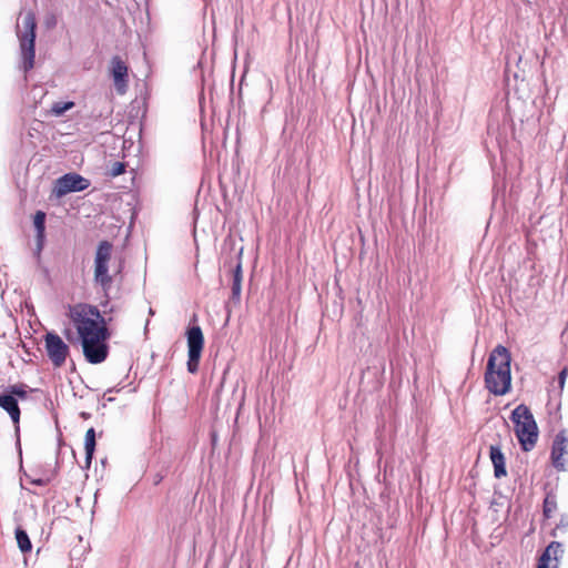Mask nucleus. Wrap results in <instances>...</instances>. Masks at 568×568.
Wrapping results in <instances>:
<instances>
[{
	"label": "nucleus",
	"instance_id": "obj_9",
	"mask_svg": "<svg viewBox=\"0 0 568 568\" xmlns=\"http://www.w3.org/2000/svg\"><path fill=\"white\" fill-rule=\"evenodd\" d=\"M89 180L77 173H67L57 180L55 192L58 195H64L71 192H80L88 189Z\"/></svg>",
	"mask_w": 568,
	"mask_h": 568
},
{
	"label": "nucleus",
	"instance_id": "obj_16",
	"mask_svg": "<svg viewBox=\"0 0 568 568\" xmlns=\"http://www.w3.org/2000/svg\"><path fill=\"white\" fill-rule=\"evenodd\" d=\"M84 449H85V464L90 467L94 449H95V432L94 428H89L84 436Z\"/></svg>",
	"mask_w": 568,
	"mask_h": 568
},
{
	"label": "nucleus",
	"instance_id": "obj_11",
	"mask_svg": "<svg viewBox=\"0 0 568 568\" xmlns=\"http://www.w3.org/2000/svg\"><path fill=\"white\" fill-rule=\"evenodd\" d=\"M36 38H22L20 42V62L19 69L24 73L34 67L36 58Z\"/></svg>",
	"mask_w": 568,
	"mask_h": 568
},
{
	"label": "nucleus",
	"instance_id": "obj_2",
	"mask_svg": "<svg viewBox=\"0 0 568 568\" xmlns=\"http://www.w3.org/2000/svg\"><path fill=\"white\" fill-rule=\"evenodd\" d=\"M510 353L503 345L495 347L488 357L485 384L487 389L495 396H503L510 390Z\"/></svg>",
	"mask_w": 568,
	"mask_h": 568
},
{
	"label": "nucleus",
	"instance_id": "obj_15",
	"mask_svg": "<svg viewBox=\"0 0 568 568\" xmlns=\"http://www.w3.org/2000/svg\"><path fill=\"white\" fill-rule=\"evenodd\" d=\"M562 555V546L560 542L552 541L550 542L542 555L540 556V560L548 561L549 564L559 562V558Z\"/></svg>",
	"mask_w": 568,
	"mask_h": 568
},
{
	"label": "nucleus",
	"instance_id": "obj_3",
	"mask_svg": "<svg viewBox=\"0 0 568 568\" xmlns=\"http://www.w3.org/2000/svg\"><path fill=\"white\" fill-rule=\"evenodd\" d=\"M113 246L108 241H102L99 243L95 256H94V267H93V280L97 285H99L105 295H108L113 278L121 273L122 263L120 262L116 266L113 274H111L110 270V260L112 255Z\"/></svg>",
	"mask_w": 568,
	"mask_h": 568
},
{
	"label": "nucleus",
	"instance_id": "obj_4",
	"mask_svg": "<svg viewBox=\"0 0 568 568\" xmlns=\"http://www.w3.org/2000/svg\"><path fill=\"white\" fill-rule=\"evenodd\" d=\"M511 420L523 450H531L538 439V427L529 408L525 405L517 406L511 413Z\"/></svg>",
	"mask_w": 568,
	"mask_h": 568
},
{
	"label": "nucleus",
	"instance_id": "obj_17",
	"mask_svg": "<svg viewBox=\"0 0 568 568\" xmlns=\"http://www.w3.org/2000/svg\"><path fill=\"white\" fill-rule=\"evenodd\" d=\"M14 535L19 549L22 552L31 551L32 545L28 534L22 528H17Z\"/></svg>",
	"mask_w": 568,
	"mask_h": 568
},
{
	"label": "nucleus",
	"instance_id": "obj_1",
	"mask_svg": "<svg viewBox=\"0 0 568 568\" xmlns=\"http://www.w3.org/2000/svg\"><path fill=\"white\" fill-rule=\"evenodd\" d=\"M68 316L77 329L87 362H104L109 354L110 333L100 311L93 305L79 303L69 306Z\"/></svg>",
	"mask_w": 568,
	"mask_h": 568
},
{
	"label": "nucleus",
	"instance_id": "obj_8",
	"mask_svg": "<svg viewBox=\"0 0 568 568\" xmlns=\"http://www.w3.org/2000/svg\"><path fill=\"white\" fill-rule=\"evenodd\" d=\"M110 74L116 93L123 95L129 87V68L120 57H113L110 61Z\"/></svg>",
	"mask_w": 568,
	"mask_h": 568
},
{
	"label": "nucleus",
	"instance_id": "obj_12",
	"mask_svg": "<svg viewBox=\"0 0 568 568\" xmlns=\"http://www.w3.org/2000/svg\"><path fill=\"white\" fill-rule=\"evenodd\" d=\"M33 225L36 229V250L34 255L40 258L42 248L45 241V213L42 211L36 212L33 216Z\"/></svg>",
	"mask_w": 568,
	"mask_h": 568
},
{
	"label": "nucleus",
	"instance_id": "obj_20",
	"mask_svg": "<svg viewBox=\"0 0 568 568\" xmlns=\"http://www.w3.org/2000/svg\"><path fill=\"white\" fill-rule=\"evenodd\" d=\"M556 509L557 503L555 497L548 495L544 500V516L546 518H550L551 515L556 511Z\"/></svg>",
	"mask_w": 568,
	"mask_h": 568
},
{
	"label": "nucleus",
	"instance_id": "obj_24",
	"mask_svg": "<svg viewBox=\"0 0 568 568\" xmlns=\"http://www.w3.org/2000/svg\"><path fill=\"white\" fill-rule=\"evenodd\" d=\"M566 375H567V371L566 369L561 371L560 374H559V384H560L561 387L565 384Z\"/></svg>",
	"mask_w": 568,
	"mask_h": 568
},
{
	"label": "nucleus",
	"instance_id": "obj_7",
	"mask_svg": "<svg viewBox=\"0 0 568 568\" xmlns=\"http://www.w3.org/2000/svg\"><path fill=\"white\" fill-rule=\"evenodd\" d=\"M45 352L55 367L62 366L69 355L68 344L55 333L49 332L44 336Z\"/></svg>",
	"mask_w": 568,
	"mask_h": 568
},
{
	"label": "nucleus",
	"instance_id": "obj_13",
	"mask_svg": "<svg viewBox=\"0 0 568 568\" xmlns=\"http://www.w3.org/2000/svg\"><path fill=\"white\" fill-rule=\"evenodd\" d=\"M490 460L494 465V475L496 478H501L506 476V464L505 456L501 453L500 448L497 446H490Z\"/></svg>",
	"mask_w": 568,
	"mask_h": 568
},
{
	"label": "nucleus",
	"instance_id": "obj_25",
	"mask_svg": "<svg viewBox=\"0 0 568 568\" xmlns=\"http://www.w3.org/2000/svg\"><path fill=\"white\" fill-rule=\"evenodd\" d=\"M355 568H359L358 566H356Z\"/></svg>",
	"mask_w": 568,
	"mask_h": 568
},
{
	"label": "nucleus",
	"instance_id": "obj_10",
	"mask_svg": "<svg viewBox=\"0 0 568 568\" xmlns=\"http://www.w3.org/2000/svg\"><path fill=\"white\" fill-rule=\"evenodd\" d=\"M568 454V434L566 430L559 432L552 443L551 462L558 470L566 469L567 459L565 456Z\"/></svg>",
	"mask_w": 568,
	"mask_h": 568
},
{
	"label": "nucleus",
	"instance_id": "obj_22",
	"mask_svg": "<svg viewBox=\"0 0 568 568\" xmlns=\"http://www.w3.org/2000/svg\"><path fill=\"white\" fill-rule=\"evenodd\" d=\"M537 568H558V564H556V562L549 564L548 561H544V560L539 559Z\"/></svg>",
	"mask_w": 568,
	"mask_h": 568
},
{
	"label": "nucleus",
	"instance_id": "obj_5",
	"mask_svg": "<svg viewBox=\"0 0 568 568\" xmlns=\"http://www.w3.org/2000/svg\"><path fill=\"white\" fill-rule=\"evenodd\" d=\"M187 362L186 368L191 374L199 371L200 359L204 347V336L200 326H193L186 331Z\"/></svg>",
	"mask_w": 568,
	"mask_h": 568
},
{
	"label": "nucleus",
	"instance_id": "obj_19",
	"mask_svg": "<svg viewBox=\"0 0 568 568\" xmlns=\"http://www.w3.org/2000/svg\"><path fill=\"white\" fill-rule=\"evenodd\" d=\"M73 106V101H58L51 105L50 113L54 116H61Z\"/></svg>",
	"mask_w": 568,
	"mask_h": 568
},
{
	"label": "nucleus",
	"instance_id": "obj_21",
	"mask_svg": "<svg viewBox=\"0 0 568 568\" xmlns=\"http://www.w3.org/2000/svg\"><path fill=\"white\" fill-rule=\"evenodd\" d=\"M124 171H125V166H124V164H123V163H121V162H116V163L113 165V168H112V175H113V176H118V175H120V174L124 173Z\"/></svg>",
	"mask_w": 568,
	"mask_h": 568
},
{
	"label": "nucleus",
	"instance_id": "obj_6",
	"mask_svg": "<svg viewBox=\"0 0 568 568\" xmlns=\"http://www.w3.org/2000/svg\"><path fill=\"white\" fill-rule=\"evenodd\" d=\"M28 393L23 385L9 386L2 394H0V407L8 413L13 424H19L20 408L19 400H24Z\"/></svg>",
	"mask_w": 568,
	"mask_h": 568
},
{
	"label": "nucleus",
	"instance_id": "obj_14",
	"mask_svg": "<svg viewBox=\"0 0 568 568\" xmlns=\"http://www.w3.org/2000/svg\"><path fill=\"white\" fill-rule=\"evenodd\" d=\"M242 265L239 263L235 266L234 274H233V281H232V294H231V301L230 303L237 306L241 302V294H242Z\"/></svg>",
	"mask_w": 568,
	"mask_h": 568
},
{
	"label": "nucleus",
	"instance_id": "obj_23",
	"mask_svg": "<svg viewBox=\"0 0 568 568\" xmlns=\"http://www.w3.org/2000/svg\"><path fill=\"white\" fill-rule=\"evenodd\" d=\"M567 527H568V518L562 517L560 520V524L554 529L552 536H556L557 529H560V528L566 529Z\"/></svg>",
	"mask_w": 568,
	"mask_h": 568
},
{
	"label": "nucleus",
	"instance_id": "obj_18",
	"mask_svg": "<svg viewBox=\"0 0 568 568\" xmlns=\"http://www.w3.org/2000/svg\"><path fill=\"white\" fill-rule=\"evenodd\" d=\"M21 23L24 27V32L22 36H36V19L33 13L27 12L20 17Z\"/></svg>",
	"mask_w": 568,
	"mask_h": 568
}]
</instances>
